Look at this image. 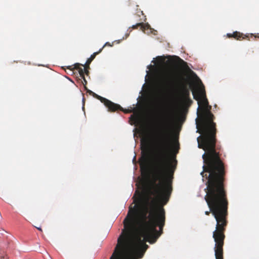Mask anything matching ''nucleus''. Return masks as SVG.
I'll use <instances>...</instances> for the list:
<instances>
[{
	"label": "nucleus",
	"instance_id": "obj_4",
	"mask_svg": "<svg viewBox=\"0 0 259 259\" xmlns=\"http://www.w3.org/2000/svg\"><path fill=\"white\" fill-rule=\"evenodd\" d=\"M180 98L183 104L185 106H190L193 103L190 97V90L185 83H183L180 92Z\"/></svg>",
	"mask_w": 259,
	"mask_h": 259
},
{
	"label": "nucleus",
	"instance_id": "obj_7",
	"mask_svg": "<svg viewBox=\"0 0 259 259\" xmlns=\"http://www.w3.org/2000/svg\"><path fill=\"white\" fill-rule=\"evenodd\" d=\"M150 27V25L148 24H144L143 23H138L135 25L132 26L133 29H138L140 28L141 30L144 31L145 30L148 29Z\"/></svg>",
	"mask_w": 259,
	"mask_h": 259
},
{
	"label": "nucleus",
	"instance_id": "obj_2",
	"mask_svg": "<svg viewBox=\"0 0 259 259\" xmlns=\"http://www.w3.org/2000/svg\"><path fill=\"white\" fill-rule=\"evenodd\" d=\"M197 115L199 119L196 120L197 132L201 134L197 138L198 146L205 151L202 156L204 165L201 175L207 179L204 198L210 209L205 213L209 215L211 212L216 220V228L212 235L215 242V259H224L223 246L228 224V207L224 185L225 163L221 158V146L217 145L214 115L211 112H197Z\"/></svg>",
	"mask_w": 259,
	"mask_h": 259
},
{
	"label": "nucleus",
	"instance_id": "obj_20",
	"mask_svg": "<svg viewBox=\"0 0 259 259\" xmlns=\"http://www.w3.org/2000/svg\"><path fill=\"white\" fill-rule=\"evenodd\" d=\"M67 68L68 69H70V70H72V67L71 66H68Z\"/></svg>",
	"mask_w": 259,
	"mask_h": 259
},
{
	"label": "nucleus",
	"instance_id": "obj_19",
	"mask_svg": "<svg viewBox=\"0 0 259 259\" xmlns=\"http://www.w3.org/2000/svg\"><path fill=\"white\" fill-rule=\"evenodd\" d=\"M39 231L42 232V229L40 227H36Z\"/></svg>",
	"mask_w": 259,
	"mask_h": 259
},
{
	"label": "nucleus",
	"instance_id": "obj_13",
	"mask_svg": "<svg viewBox=\"0 0 259 259\" xmlns=\"http://www.w3.org/2000/svg\"><path fill=\"white\" fill-rule=\"evenodd\" d=\"M82 66H83L84 67V73H85L86 74H88V73H89L88 69L89 68V66L88 67V66H86V65H81Z\"/></svg>",
	"mask_w": 259,
	"mask_h": 259
},
{
	"label": "nucleus",
	"instance_id": "obj_1",
	"mask_svg": "<svg viewBox=\"0 0 259 259\" xmlns=\"http://www.w3.org/2000/svg\"><path fill=\"white\" fill-rule=\"evenodd\" d=\"M171 146H158V153L153 161L151 171L148 195L141 194L135 199L136 204L129 208L123 220L124 229L117 240V244L110 258L114 255L118 259L130 247L132 236L136 229L138 217L141 236L137 238V247L143 251L148 248L146 242L155 243L162 233L165 224V205L172 192V179L175 169L168 157Z\"/></svg>",
	"mask_w": 259,
	"mask_h": 259
},
{
	"label": "nucleus",
	"instance_id": "obj_18",
	"mask_svg": "<svg viewBox=\"0 0 259 259\" xmlns=\"http://www.w3.org/2000/svg\"><path fill=\"white\" fill-rule=\"evenodd\" d=\"M111 259H118V256L116 257H114V255L111 257Z\"/></svg>",
	"mask_w": 259,
	"mask_h": 259
},
{
	"label": "nucleus",
	"instance_id": "obj_9",
	"mask_svg": "<svg viewBox=\"0 0 259 259\" xmlns=\"http://www.w3.org/2000/svg\"><path fill=\"white\" fill-rule=\"evenodd\" d=\"M102 51V49H101L99 50V51L98 52H95L90 57V58H89L86 63H85V65L86 66H88V67L89 66L90 64H91V63L92 62V61L95 59V58L96 57V56L99 54V53H100Z\"/></svg>",
	"mask_w": 259,
	"mask_h": 259
},
{
	"label": "nucleus",
	"instance_id": "obj_15",
	"mask_svg": "<svg viewBox=\"0 0 259 259\" xmlns=\"http://www.w3.org/2000/svg\"><path fill=\"white\" fill-rule=\"evenodd\" d=\"M110 46V47H111V46H112V45H111L109 42H106V44L103 46V47L101 49H102V50H103V48H104L105 46Z\"/></svg>",
	"mask_w": 259,
	"mask_h": 259
},
{
	"label": "nucleus",
	"instance_id": "obj_5",
	"mask_svg": "<svg viewBox=\"0 0 259 259\" xmlns=\"http://www.w3.org/2000/svg\"><path fill=\"white\" fill-rule=\"evenodd\" d=\"M107 108L108 111L109 112H115L118 111H121L124 113H130L132 112L130 109H124L120 105L114 103L111 101L107 99L104 104Z\"/></svg>",
	"mask_w": 259,
	"mask_h": 259
},
{
	"label": "nucleus",
	"instance_id": "obj_6",
	"mask_svg": "<svg viewBox=\"0 0 259 259\" xmlns=\"http://www.w3.org/2000/svg\"><path fill=\"white\" fill-rule=\"evenodd\" d=\"M227 36L229 38L233 37L239 40L246 39L248 37V35H244L243 33L238 31H235L233 33H227Z\"/></svg>",
	"mask_w": 259,
	"mask_h": 259
},
{
	"label": "nucleus",
	"instance_id": "obj_10",
	"mask_svg": "<svg viewBox=\"0 0 259 259\" xmlns=\"http://www.w3.org/2000/svg\"><path fill=\"white\" fill-rule=\"evenodd\" d=\"M147 163V158L146 156L144 155L141 157V159L140 160V167L142 169L144 167H146Z\"/></svg>",
	"mask_w": 259,
	"mask_h": 259
},
{
	"label": "nucleus",
	"instance_id": "obj_16",
	"mask_svg": "<svg viewBox=\"0 0 259 259\" xmlns=\"http://www.w3.org/2000/svg\"><path fill=\"white\" fill-rule=\"evenodd\" d=\"M177 58L180 60L182 62H183V63L184 64H186V62H185V61H184V60H183L182 59H181L180 58H179V57H177Z\"/></svg>",
	"mask_w": 259,
	"mask_h": 259
},
{
	"label": "nucleus",
	"instance_id": "obj_17",
	"mask_svg": "<svg viewBox=\"0 0 259 259\" xmlns=\"http://www.w3.org/2000/svg\"><path fill=\"white\" fill-rule=\"evenodd\" d=\"M97 94H96V93H94L93 95H92L94 97L96 98L97 96Z\"/></svg>",
	"mask_w": 259,
	"mask_h": 259
},
{
	"label": "nucleus",
	"instance_id": "obj_12",
	"mask_svg": "<svg viewBox=\"0 0 259 259\" xmlns=\"http://www.w3.org/2000/svg\"><path fill=\"white\" fill-rule=\"evenodd\" d=\"M81 79L82 80H81V83L83 84V85H84V87L85 89H87V87H86V85L87 84V80L85 79V77L84 76V77H81Z\"/></svg>",
	"mask_w": 259,
	"mask_h": 259
},
{
	"label": "nucleus",
	"instance_id": "obj_3",
	"mask_svg": "<svg viewBox=\"0 0 259 259\" xmlns=\"http://www.w3.org/2000/svg\"><path fill=\"white\" fill-rule=\"evenodd\" d=\"M175 75L170 69L163 70L159 76V81L161 85L165 89L171 88L175 82Z\"/></svg>",
	"mask_w": 259,
	"mask_h": 259
},
{
	"label": "nucleus",
	"instance_id": "obj_8",
	"mask_svg": "<svg viewBox=\"0 0 259 259\" xmlns=\"http://www.w3.org/2000/svg\"><path fill=\"white\" fill-rule=\"evenodd\" d=\"M74 69H75L78 71L80 77H84V69L80 67L81 64L79 63H76L74 64Z\"/></svg>",
	"mask_w": 259,
	"mask_h": 259
},
{
	"label": "nucleus",
	"instance_id": "obj_11",
	"mask_svg": "<svg viewBox=\"0 0 259 259\" xmlns=\"http://www.w3.org/2000/svg\"><path fill=\"white\" fill-rule=\"evenodd\" d=\"M96 99L99 100L102 103H103L104 104V103H105V102L106 101V100H107V99L104 98V97H102L99 95H97V96L96 97Z\"/></svg>",
	"mask_w": 259,
	"mask_h": 259
},
{
	"label": "nucleus",
	"instance_id": "obj_14",
	"mask_svg": "<svg viewBox=\"0 0 259 259\" xmlns=\"http://www.w3.org/2000/svg\"><path fill=\"white\" fill-rule=\"evenodd\" d=\"M85 90H87V93H88L90 95H93L94 94V92L92 91L88 90L87 88L85 89Z\"/></svg>",
	"mask_w": 259,
	"mask_h": 259
}]
</instances>
